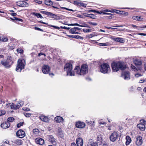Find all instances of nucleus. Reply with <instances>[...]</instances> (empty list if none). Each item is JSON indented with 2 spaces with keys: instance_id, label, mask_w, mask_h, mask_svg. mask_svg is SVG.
Segmentation results:
<instances>
[{
  "instance_id": "f257e3e1",
  "label": "nucleus",
  "mask_w": 146,
  "mask_h": 146,
  "mask_svg": "<svg viewBox=\"0 0 146 146\" xmlns=\"http://www.w3.org/2000/svg\"><path fill=\"white\" fill-rule=\"evenodd\" d=\"M82 69V65L81 66V68L78 66H76L74 69V71L72 70V65L70 63H67L64 66V70L66 71L67 76H74L75 73L78 75H81V70Z\"/></svg>"
},
{
  "instance_id": "f03ea898",
  "label": "nucleus",
  "mask_w": 146,
  "mask_h": 146,
  "mask_svg": "<svg viewBox=\"0 0 146 146\" xmlns=\"http://www.w3.org/2000/svg\"><path fill=\"white\" fill-rule=\"evenodd\" d=\"M111 65L113 71L114 72L117 71L119 69L121 70H124L126 68L123 63L120 62H113Z\"/></svg>"
},
{
  "instance_id": "7ed1b4c3",
  "label": "nucleus",
  "mask_w": 146,
  "mask_h": 146,
  "mask_svg": "<svg viewBox=\"0 0 146 146\" xmlns=\"http://www.w3.org/2000/svg\"><path fill=\"white\" fill-rule=\"evenodd\" d=\"M14 61L12 57L11 56H8L6 60H4L1 61V64L5 67L8 68L11 67Z\"/></svg>"
},
{
  "instance_id": "20e7f679",
  "label": "nucleus",
  "mask_w": 146,
  "mask_h": 146,
  "mask_svg": "<svg viewBox=\"0 0 146 146\" xmlns=\"http://www.w3.org/2000/svg\"><path fill=\"white\" fill-rule=\"evenodd\" d=\"M100 70L104 74L108 73L110 71V68L109 65L108 64L103 63L100 66Z\"/></svg>"
},
{
  "instance_id": "39448f33",
  "label": "nucleus",
  "mask_w": 146,
  "mask_h": 146,
  "mask_svg": "<svg viewBox=\"0 0 146 146\" xmlns=\"http://www.w3.org/2000/svg\"><path fill=\"white\" fill-rule=\"evenodd\" d=\"M25 65V62L24 60H18L17 65L16 67V71L20 72L24 68Z\"/></svg>"
},
{
  "instance_id": "423d86ee",
  "label": "nucleus",
  "mask_w": 146,
  "mask_h": 146,
  "mask_svg": "<svg viewBox=\"0 0 146 146\" xmlns=\"http://www.w3.org/2000/svg\"><path fill=\"white\" fill-rule=\"evenodd\" d=\"M118 134L117 133L115 132H113L110 136V139L111 141L114 142L116 141L117 138Z\"/></svg>"
},
{
  "instance_id": "0eeeda50",
  "label": "nucleus",
  "mask_w": 146,
  "mask_h": 146,
  "mask_svg": "<svg viewBox=\"0 0 146 146\" xmlns=\"http://www.w3.org/2000/svg\"><path fill=\"white\" fill-rule=\"evenodd\" d=\"M16 135L20 138H22L25 136V132L22 129H19L17 131L16 133Z\"/></svg>"
},
{
  "instance_id": "6e6552de",
  "label": "nucleus",
  "mask_w": 146,
  "mask_h": 146,
  "mask_svg": "<svg viewBox=\"0 0 146 146\" xmlns=\"http://www.w3.org/2000/svg\"><path fill=\"white\" fill-rule=\"evenodd\" d=\"M121 76L125 80H129L130 79V73L129 72H123L122 73Z\"/></svg>"
},
{
  "instance_id": "1a4fd4ad",
  "label": "nucleus",
  "mask_w": 146,
  "mask_h": 146,
  "mask_svg": "<svg viewBox=\"0 0 146 146\" xmlns=\"http://www.w3.org/2000/svg\"><path fill=\"white\" fill-rule=\"evenodd\" d=\"M50 68V67L47 65H44L43 66L42 68V71L43 73L44 74H48Z\"/></svg>"
},
{
  "instance_id": "9d476101",
  "label": "nucleus",
  "mask_w": 146,
  "mask_h": 146,
  "mask_svg": "<svg viewBox=\"0 0 146 146\" xmlns=\"http://www.w3.org/2000/svg\"><path fill=\"white\" fill-rule=\"evenodd\" d=\"M18 6L23 7H27L29 6V4L25 1H19L17 3Z\"/></svg>"
},
{
  "instance_id": "9b49d317",
  "label": "nucleus",
  "mask_w": 146,
  "mask_h": 146,
  "mask_svg": "<svg viewBox=\"0 0 146 146\" xmlns=\"http://www.w3.org/2000/svg\"><path fill=\"white\" fill-rule=\"evenodd\" d=\"M7 106L8 107L10 106L11 109L14 110H17L20 107L19 104H14L13 103L7 104Z\"/></svg>"
},
{
  "instance_id": "f8f14e48",
  "label": "nucleus",
  "mask_w": 146,
  "mask_h": 146,
  "mask_svg": "<svg viewBox=\"0 0 146 146\" xmlns=\"http://www.w3.org/2000/svg\"><path fill=\"white\" fill-rule=\"evenodd\" d=\"M48 139L49 141L51 142L52 144L54 145H55L56 144V139L54 138L53 136L52 135H49L48 136Z\"/></svg>"
},
{
  "instance_id": "ddd939ff",
  "label": "nucleus",
  "mask_w": 146,
  "mask_h": 146,
  "mask_svg": "<svg viewBox=\"0 0 146 146\" xmlns=\"http://www.w3.org/2000/svg\"><path fill=\"white\" fill-rule=\"evenodd\" d=\"M136 139V145L138 146L141 145L143 142L142 137L140 136H139L137 137Z\"/></svg>"
},
{
  "instance_id": "4468645a",
  "label": "nucleus",
  "mask_w": 146,
  "mask_h": 146,
  "mask_svg": "<svg viewBox=\"0 0 146 146\" xmlns=\"http://www.w3.org/2000/svg\"><path fill=\"white\" fill-rule=\"evenodd\" d=\"M36 143L38 144L42 145L44 143V140L40 138H36L35 139Z\"/></svg>"
},
{
  "instance_id": "2eb2a0df",
  "label": "nucleus",
  "mask_w": 146,
  "mask_h": 146,
  "mask_svg": "<svg viewBox=\"0 0 146 146\" xmlns=\"http://www.w3.org/2000/svg\"><path fill=\"white\" fill-rule=\"evenodd\" d=\"M111 38L112 40H114L115 41H117L121 43H123L124 42V40L123 39L121 38H114L113 37H112Z\"/></svg>"
},
{
  "instance_id": "dca6fc26",
  "label": "nucleus",
  "mask_w": 146,
  "mask_h": 146,
  "mask_svg": "<svg viewBox=\"0 0 146 146\" xmlns=\"http://www.w3.org/2000/svg\"><path fill=\"white\" fill-rule=\"evenodd\" d=\"M83 74L87 73L88 72V68L87 64H83Z\"/></svg>"
},
{
  "instance_id": "f3484780",
  "label": "nucleus",
  "mask_w": 146,
  "mask_h": 146,
  "mask_svg": "<svg viewBox=\"0 0 146 146\" xmlns=\"http://www.w3.org/2000/svg\"><path fill=\"white\" fill-rule=\"evenodd\" d=\"M10 125L9 123L7 122L2 123L1 125V126L3 128L6 129L9 127Z\"/></svg>"
},
{
  "instance_id": "a211bd4d",
  "label": "nucleus",
  "mask_w": 146,
  "mask_h": 146,
  "mask_svg": "<svg viewBox=\"0 0 146 146\" xmlns=\"http://www.w3.org/2000/svg\"><path fill=\"white\" fill-rule=\"evenodd\" d=\"M40 119L42 121L45 122H48L49 121V119L46 116L43 115H42L39 117Z\"/></svg>"
},
{
  "instance_id": "6ab92c4d",
  "label": "nucleus",
  "mask_w": 146,
  "mask_h": 146,
  "mask_svg": "<svg viewBox=\"0 0 146 146\" xmlns=\"http://www.w3.org/2000/svg\"><path fill=\"white\" fill-rule=\"evenodd\" d=\"M50 16L52 18L56 20H59L61 19V17L55 14H54L50 12Z\"/></svg>"
},
{
  "instance_id": "aec40b11",
  "label": "nucleus",
  "mask_w": 146,
  "mask_h": 146,
  "mask_svg": "<svg viewBox=\"0 0 146 146\" xmlns=\"http://www.w3.org/2000/svg\"><path fill=\"white\" fill-rule=\"evenodd\" d=\"M88 143V146H98L97 143L96 142H93L92 139H90L89 140Z\"/></svg>"
},
{
  "instance_id": "412c9836",
  "label": "nucleus",
  "mask_w": 146,
  "mask_h": 146,
  "mask_svg": "<svg viewBox=\"0 0 146 146\" xmlns=\"http://www.w3.org/2000/svg\"><path fill=\"white\" fill-rule=\"evenodd\" d=\"M76 143L78 146H82V139L80 137L77 138Z\"/></svg>"
},
{
  "instance_id": "4be33fe9",
  "label": "nucleus",
  "mask_w": 146,
  "mask_h": 146,
  "mask_svg": "<svg viewBox=\"0 0 146 146\" xmlns=\"http://www.w3.org/2000/svg\"><path fill=\"white\" fill-rule=\"evenodd\" d=\"M54 120L58 123H60L63 121V119L62 117L59 116L56 117L54 118Z\"/></svg>"
},
{
  "instance_id": "5701e85b",
  "label": "nucleus",
  "mask_w": 146,
  "mask_h": 146,
  "mask_svg": "<svg viewBox=\"0 0 146 146\" xmlns=\"http://www.w3.org/2000/svg\"><path fill=\"white\" fill-rule=\"evenodd\" d=\"M137 126L141 130L144 131L145 130V126L143 124L140 123L138 124Z\"/></svg>"
},
{
  "instance_id": "b1692460",
  "label": "nucleus",
  "mask_w": 146,
  "mask_h": 146,
  "mask_svg": "<svg viewBox=\"0 0 146 146\" xmlns=\"http://www.w3.org/2000/svg\"><path fill=\"white\" fill-rule=\"evenodd\" d=\"M132 26L133 27H136L137 29L139 30H143V29H141V28H146V25H142L139 27L135 25H132Z\"/></svg>"
},
{
  "instance_id": "393cba45",
  "label": "nucleus",
  "mask_w": 146,
  "mask_h": 146,
  "mask_svg": "<svg viewBox=\"0 0 146 146\" xmlns=\"http://www.w3.org/2000/svg\"><path fill=\"white\" fill-rule=\"evenodd\" d=\"M126 144L127 145H128L131 141V140L130 137L129 136H127L126 137Z\"/></svg>"
},
{
  "instance_id": "a878e982",
  "label": "nucleus",
  "mask_w": 146,
  "mask_h": 146,
  "mask_svg": "<svg viewBox=\"0 0 146 146\" xmlns=\"http://www.w3.org/2000/svg\"><path fill=\"white\" fill-rule=\"evenodd\" d=\"M76 126L77 128H82V123L80 121L77 122L76 124Z\"/></svg>"
},
{
  "instance_id": "bb28decb",
  "label": "nucleus",
  "mask_w": 146,
  "mask_h": 146,
  "mask_svg": "<svg viewBox=\"0 0 146 146\" xmlns=\"http://www.w3.org/2000/svg\"><path fill=\"white\" fill-rule=\"evenodd\" d=\"M33 15H35L38 18H42L43 17L39 13H36L33 12Z\"/></svg>"
},
{
  "instance_id": "cd10ccee",
  "label": "nucleus",
  "mask_w": 146,
  "mask_h": 146,
  "mask_svg": "<svg viewBox=\"0 0 146 146\" xmlns=\"http://www.w3.org/2000/svg\"><path fill=\"white\" fill-rule=\"evenodd\" d=\"M69 36L70 37H71L74 38H75L80 39H82V37H81L77 35H69Z\"/></svg>"
},
{
  "instance_id": "c85d7f7f",
  "label": "nucleus",
  "mask_w": 146,
  "mask_h": 146,
  "mask_svg": "<svg viewBox=\"0 0 146 146\" xmlns=\"http://www.w3.org/2000/svg\"><path fill=\"white\" fill-rule=\"evenodd\" d=\"M132 19L134 20H142V18L141 17L139 16H134L132 17Z\"/></svg>"
},
{
  "instance_id": "c756f323",
  "label": "nucleus",
  "mask_w": 146,
  "mask_h": 146,
  "mask_svg": "<svg viewBox=\"0 0 146 146\" xmlns=\"http://www.w3.org/2000/svg\"><path fill=\"white\" fill-rule=\"evenodd\" d=\"M135 64L136 65H140L141 64V61L138 60H136L134 62Z\"/></svg>"
},
{
  "instance_id": "7c9ffc66",
  "label": "nucleus",
  "mask_w": 146,
  "mask_h": 146,
  "mask_svg": "<svg viewBox=\"0 0 146 146\" xmlns=\"http://www.w3.org/2000/svg\"><path fill=\"white\" fill-rule=\"evenodd\" d=\"M33 133L36 135H37L38 134L39 132V130L37 129H35L33 130Z\"/></svg>"
},
{
  "instance_id": "2f4dec72",
  "label": "nucleus",
  "mask_w": 146,
  "mask_h": 146,
  "mask_svg": "<svg viewBox=\"0 0 146 146\" xmlns=\"http://www.w3.org/2000/svg\"><path fill=\"white\" fill-rule=\"evenodd\" d=\"M40 13L42 14H44L47 15V16H50V12L47 11H40Z\"/></svg>"
},
{
  "instance_id": "473e14b6",
  "label": "nucleus",
  "mask_w": 146,
  "mask_h": 146,
  "mask_svg": "<svg viewBox=\"0 0 146 146\" xmlns=\"http://www.w3.org/2000/svg\"><path fill=\"white\" fill-rule=\"evenodd\" d=\"M44 3L47 5H50L52 4V2L50 0H45Z\"/></svg>"
},
{
  "instance_id": "72a5a7b5",
  "label": "nucleus",
  "mask_w": 146,
  "mask_h": 146,
  "mask_svg": "<svg viewBox=\"0 0 146 146\" xmlns=\"http://www.w3.org/2000/svg\"><path fill=\"white\" fill-rule=\"evenodd\" d=\"M76 29L74 27L70 29V32L72 34H78V32H76Z\"/></svg>"
},
{
  "instance_id": "f704fd0d",
  "label": "nucleus",
  "mask_w": 146,
  "mask_h": 146,
  "mask_svg": "<svg viewBox=\"0 0 146 146\" xmlns=\"http://www.w3.org/2000/svg\"><path fill=\"white\" fill-rule=\"evenodd\" d=\"M8 40L7 38L6 37H0V40L3 42H6Z\"/></svg>"
},
{
  "instance_id": "c9c22d12",
  "label": "nucleus",
  "mask_w": 146,
  "mask_h": 146,
  "mask_svg": "<svg viewBox=\"0 0 146 146\" xmlns=\"http://www.w3.org/2000/svg\"><path fill=\"white\" fill-rule=\"evenodd\" d=\"M15 119L13 117H9L7 119V122L8 123L9 122H12Z\"/></svg>"
},
{
  "instance_id": "e433bc0d",
  "label": "nucleus",
  "mask_w": 146,
  "mask_h": 146,
  "mask_svg": "<svg viewBox=\"0 0 146 146\" xmlns=\"http://www.w3.org/2000/svg\"><path fill=\"white\" fill-rule=\"evenodd\" d=\"M97 141L101 142L102 141V136L100 135H98L97 137Z\"/></svg>"
},
{
  "instance_id": "4c0bfd02",
  "label": "nucleus",
  "mask_w": 146,
  "mask_h": 146,
  "mask_svg": "<svg viewBox=\"0 0 146 146\" xmlns=\"http://www.w3.org/2000/svg\"><path fill=\"white\" fill-rule=\"evenodd\" d=\"M94 11V13H98V14H101L102 13H104V14H108V13H104V12H103V11Z\"/></svg>"
},
{
  "instance_id": "58836bf2",
  "label": "nucleus",
  "mask_w": 146,
  "mask_h": 146,
  "mask_svg": "<svg viewBox=\"0 0 146 146\" xmlns=\"http://www.w3.org/2000/svg\"><path fill=\"white\" fill-rule=\"evenodd\" d=\"M48 26H49L53 27L55 29H59L60 28V27H58L57 26H54V25H48Z\"/></svg>"
},
{
  "instance_id": "ea45409f",
  "label": "nucleus",
  "mask_w": 146,
  "mask_h": 146,
  "mask_svg": "<svg viewBox=\"0 0 146 146\" xmlns=\"http://www.w3.org/2000/svg\"><path fill=\"white\" fill-rule=\"evenodd\" d=\"M89 17L91 18L94 19L96 18V16L92 14H89Z\"/></svg>"
},
{
  "instance_id": "a19ab883",
  "label": "nucleus",
  "mask_w": 146,
  "mask_h": 146,
  "mask_svg": "<svg viewBox=\"0 0 146 146\" xmlns=\"http://www.w3.org/2000/svg\"><path fill=\"white\" fill-rule=\"evenodd\" d=\"M83 30L84 32H91V30L88 29H83Z\"/></svg>"
},
{
  "instance_id": "79ce46f5",
  "label": "nucleus",
  "mask_w": 146,
  "mask_h": 146,
  "mask_svg": "<svg viewBox=\"0 0 146 146\" xmlns=\"http://www.w3.org/2000/svg\"><path fill=\"white\" fill-rule=\"evenodd\" d=\"M4 141H3V143H2L0 144V145L1 146H2L3 144H4V143H5L6 144H8L9 143V141L7 139Z\"/></svg>"
},
{
  "instance_id": "37998d69",
  "label": "nucleus",
  "mask_w": 146,
  "mask_h": 146,
  "mask_svg": "<svg viewBox=\"0 0 146 146\" xmlns=\"http://www.w3.org/2000/svg\"><path fill=\"white\" fill-rule=\"evenodd\" d=\"M68 26H78L82 27V25H80L78 23L71 24L68 25Z\"/></svg>"
},
{
  "instance_id": "c03bdc74",
  "label": "nucleus",
  "mask_w": 146,
  "mask_h": 146,
  "mask_svg": "<svg viewBox=\"0 0 146 146\" xmlns=\"http://www.w3.org/2000/svg\"><path fill=\"white\" fill-rule=\"evenodd\" d=\"M6 113L5 110H0V116L3 115H4Z\"/></svg>"
},
{
  "instance_id": "a18cd8bd",
  "label": "nucleus",
  "mask_w": 146,
  "mask_h": 146,
  "mask_svg": "<svg viewBox=\"0 0 146 146\" xmlns=\"http://www.w3.org/2000/svg\"><path fill=\"white\" fill-rule=\"evenodd\" d=\"M24 124V122H20L19 123L17 124V127L18 128L20 127L21 126L23 125Z\"/></svg>"
},
{
  "instance_id": "49530a36",
  "label": "nucleus",
  "mask_w": 146,
  "mask_h": 146,
  "mask_svg": "<svg viewBox=\"0 0 146 146\" xmlns=\"http://www.w3.org/2000/svg\"><path fill=\"white\" fill-rule=\"evenodd\" d=\"M108 43H100V45L101 46H108Z\"/></svg>"
},
{
  "instance_id": "de8ad7c7",
  "label": "nucleus",
  "mask_w": 146,
  "mask_h": 146,
  "mask_svg": "<svg viewBox=\"0 0 146 146\" xmlns=\"http://www.w3.org/2000/svg\"><path fill=\"white\" fill-rule=\"evenodd\" d=\"M88 23L92 25L93 26H96L97 25V24L96 23L92 22L91 21H89L88 22Z\"/></svg>"
},
{
  "instance_id": "09e8293b",
  "label": "nucleus",
  "mask_w": 146,
  "mask_h": 146,
  "mask_svg": "<svg viewBox=\"0 0 146 146\" xmlns=\"http://www.w3.org/2000/svg\"><path fill=\"white\" fill-rule=\"evenodd\" d=\"M25 115L27 117H29L31 116V114L29 113H24Z\"/></svg>"
},
{
  "instance_id": "8fccbe9b",
  "label": "nucleus",
  "mask_w": 146,
  "mask_h": 146,
  "mask_svg": "<svg viewBox=\"0 0 146 146\" xmlns=\"http://www.w3.org/2000/svg\"><path fill=\"white\" fill-rule=\"evenodd\" d=\"M17 51L18 53H22L23 52V50L20 49H17Z\"/></svg>"
},
{
  "instance_id": "3c124183",
  "label": "nucleus",
  "mask_w": 146,
  "mask_h": 146,
  "mask_svg": "<svg viewBox=\"0 0 146 146\" xmlns=\"http://www.w3.org/2000/svg\"><path fill=\"white\" fill-rule=\"evenodd\" d=\"M19 106H22L24 105V102L22 101H19Z\"/></svg>"
},
{
  "instance_id": "603ef678",
  "label": "nucleus",
  "mask_w": 146,
  "mask_h": 146,
  "mask_svg": "<svg viewBox=\"0 0 146 146\" xmlns=\"http://www.w3.org/2000/svg\"><path fill=\"white\" fill-rule=\"evenodd\" d=\"M121 14H122L123 15L127 16L128 15V13L127 12H125V11H122L121 13Z\"/></svg>"
},
{
  "instance_id": "864d4df0",
  "label": "nucleus",
  "mask_w": 146,
  "mask_h": 146,
  "mask_svg": "<svg viewBox=\"0 0 146 146\" xmlns=\"http://www.w3.org/2000/svg\"><path fill=\"white\" fill-rule=\"evenodd\" d=\"M131 68L132 70H134L135 71L137 70V69L134 66L131 65Z\"/></svg>"
},
{
  "instance_id": "5fc2aeb1",
  "label": "nucleus",
  "mask_w": 146,
  "mask_h": 146,
  "mask_svg": "<svg viewBox=\"0 0 146 146\" xmlns=\"http://www.w3.org/2000/svg\"><path fill=\"white\" fill-rule=\"evenodd\" d=\"M15 19L16 21H19L22 22L23 20L20 19H19L17 17H15Z\"/></svg>"
},
{
  "instance_id": "6e6d98bb",
  "label": "nucleus",
  "mask_w": 146,
  "mask_h": 146,
  "mask_svg": "<svg viewBox=\"0 0 146 146\" xmlns=\"http://www.w3.org/2000/svg\"><path fill=\"white\" fill-rule=\"evenodd\" d=\"M74 4L75 5H79V4L81 5L82 4L79 2H78L76 1H74Z\"/></svg>"
},
{
  "instance_id": "4d7b16f0",
  "label": "nucleus",
  "mask_w": 146,
  "mask_h": 146,
  "mask_svg": "<svg viewBox=\"0 0 146 146\" xmlns=\"http://www.w3.org/2000/svg\"><path fill=\"white\" fill-rule=\"evenodd\" d=\"M60 28H61V29H67L68 30H69L70 29V27H62V26H61L60 27Z\"/></svg>"
},
{
  "instance_id": "13d9d810",
  "label": "nucleus",
  "mask_w": 146,
  "mask_h": 146,
  "mask_svg": "<svg viewBox=\"0 0 146 146\" xmlns=\"http://www.w3.org/2000/svg\"><path fill=\"white\" fill-rule=\"evenodd\" d=\"M89 27L88 25L86 24L85 23H83V27Z\"/></svg>"
},
{
  "instance_id": "bf43d9fd",
  "label": "nucleus",
  "mask_w": 146,
  "mask_h": 146,
  "mask_svg": "<svg viewBox=\"0 0 146 146\" xmlns=\"http://www.w3.org/2000/svg\"><path fill=\"white\" fill-rule=\"evenodd\" d=\"M42 55H44V57H45L46 56V54H44V53H39L38 54V56H40Z\"/></svg>"
},
{
  "instance_id": "052dcab7",
  "label": "nucleus",
  "mask_w": 146,
  "mask_h": 146,
  "mask_svg": "<svg viewBox=\"0 0 146 146\" xmlns=\"http://www.w3.org/2000/svg\"><path fill=\"white\" fill-rule=\"evenodd\" d=\"M35 29L36 30H37L38 31H42V32L43 31V30L41 29L40 28H38V27H35Z\"/></svg>"
},
{
  "instance_id": "680f3d73",
  "label": "nucleus",
  "mask_w": 146,
  "mask_h": 146,
  "mask_svg": "<svg viewBox=\"0 0 146 146\" xmlns=\"http://www.w3.org/2000/svg\"><path fill=\"white\" fill-rule=\"evenodd\" d=\"M114 11H115V12H116L117 13H118V14H119V13L121 14V12H122L121 11H120L117 10H115Z\"/></svg>"
},
{
  "instance_id": "e2e57ef3",
  "label": "nucleus",
  "mask_w": 146,
  "mask_h": 146,
  "mask_svg": "<svg viewBox=\"0 0 146 146\" xmlns=\"http://www.w3.org/2000/svg\"><path fill=\"white\" fill-rule=\"evenodd\" d=\"M89 14H88L86 13H83V15L85 17H89Z\"/></svg>"
},
{
  "instance_id": "0e129e2a",
  "label": "nucleus",
  "mask_w": 146,
  "mask_h": 146,
  "mask_svg": "<svg viewBox=\"0 0 146 146\" xmlns=\"http://www.w3.org/2000/svg\"><path fill=\"white\" fill-rule=\"evenodd\" d=\"M100 125H105L106 124V123L104 122L100 121L99 122Z\"/></svg>"
},
{
  "instance_id": "69168bd1",
  "label": "nucleus",
  "mask_w": 146,
  "mask_h": 146,
  "mask_svg": "<svg viewBox=\"0 0 146 146\" xmlns=\"http://www.w3.org/2000/svg\"><path fill=\"white\" fill-rule=\"evenodd\" d=\"M86 123H87L89 125L90 124H91L93 123L92 121H88L86 120Z\"/></svg>"
},
{
  "instance_id": "338daca9",
  "label": "nucleus",
  "mask_w": 146,
  "mask_h": 146,
  "mask_svg": "<svg viewBox=\"0 0 146 146\" xmlns=\"http://www.w3.org/2000/svg\"><path fill=\"white\" fill-rule=\"evenodd\" d=\"M18 141L19 142V145H22V144H23V141H22L21 140H19Z\"/></svg>"
},
{
  "instance_id": "774afa93",
  "label": "nucleus",
  "mask_w": 146,
  "mask_h": 146,
  "mask_svg": "<svg viewBox=\"0 0 146 146\" xmlns=\"http://www.w3.org/2000/svg\"><path fill=\"white\" fill-rule=\"evenodd\" d=\"M139 35H143V36H146V34L143 33H139L138 34Z\"/></svg>"
}]
</instances>
